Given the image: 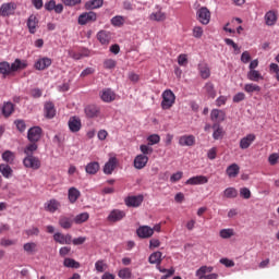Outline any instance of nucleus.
<instances>
[{
    "label": "nucleus",
    "instance_id": "obj_33",
    "mask_svg": "<svg viewBox=\"0 0 279 279\" xmlns=\"http://www.w3.org/2000/svg\"><path fill=\"white\" fill-rule=\"evenodd\" d=\"M13 71H12V64H10V62L8 61H1L0 62V75H2V77H10V75H12Z\"/></svg>",
    "mask_w": 279,
    "mask_h": 279
},
{
    "label": "nucleus",
    "instance_id": "obj_64",
    "mask_svg": "<svg viewBox=\"0 0 279 279\" xmlns=\"http://www.w3.org/2000/svg\"><path fill=\"white\" fill-rule=\"evenodd\" d=\"M269 69H270V71H272V73H276L277 82H279V66H278V63H270Z\"/></svg>",
    "mask_w": 279,
    "mask_h": 279
},
{
    "label": "nucleus",
    "instance_id": "obj_46",
    "mask_svg": "<svg viewBox=\"0 0 279 279\" xmlns=\"http://www.w3.org/2000/svg\"><path fill=\"white\" fill-rule=\"evenodd\" d=\"M223 197H227V199H234L239 197V191L235 187H227L223 191Z\"/></svg>",
    "mask_w": 279,
    "mask_h": 279
},
{
    "label": "nucleus",
    "instance_id": "obj_17",
    "mask_svg": "<svg viewBox=\"0 0 279 279\" xmlns=\"http://www.w3.org/2000/svg\"><path fill=\"white\" fill-rule=\"evenodd\" d=\"M136 234L140 239H151L154 236V229L149 226H140L136 229Z\"/></svg>",
    "mask_w": 279,
    "mask_h": 279
},
{
    "label": "nucleus",
    "instance_id": "obj_47",
    "mask_svg": "<svg viewBox=\"0 0 279 279\" xmlns=\"http://www.w3.org/2000/svg\"><path fill=\"white\" fill-rule=\"evenodd\" d=\"M88 219H90V215L85 211V213H82V214H78L75 216L74 223L80 226L81 223H86V221H88Z\"/></svg>",
    "mask_w": 279,
    "mask_h": 279
},
{
    "label": "nucleus",
    "instance_id": "obj_1",
    "mask_svg": "<svg viewBox=\"0 0 279 279\" xmlns=\"http://www.w3.org/2000/svg\"><path fill=\"white\" fill-rule=\"evenodd\" d=\"M161 99L162 110H171L173 104H175V94H173V90L171 89H166L161 94Z\"/></svg>",
    "mask_w": 279,
    "mask_h": 279
},
{
    "label": "nucleus",
    "instance_id": "obj_57",
    "mask_svg": "<svg viewBox=\"0 0 279 279\" xmlns=\"http://www.w3.org/2000/svg\"><path fill=\"white\" fill-rule=\"evenodd\" d=\"M184 175V172L183 171H178L175 173H173L171 177H170V182L172 184H175V182H180L181 178H183Z\"/></svg>",
    "mask_w": 279,
    "mask_h": 279
},
{
    "label": "nucleus",
    "instance_id": "obj_41",
    "mask_svg": "<svg viewBox=\"0 0 279 279\" xmlns=\"http://www.w3.org/2000/svg\"><path fill=\"white\" fill-rule=\"evenodd\" d=\"M203 88L208 97H210L211 99H215V97H217V90L215 89V84H213V82H207Z\"/></svg>",
    "mask_w": 279,
    "mask_h": 279
},
{
    "label": "nucleus",
    "instance_id": "obj_13",
    "mask_svg": "<svg viewBox=\"0 0 279 279\" xmlns=\"http://www.w3.org/2000/svg\"><path fill=\"white\" fill-rule=\"evenodd\" d=\"M100 99L105 104H112L117 99V93L112 88H105L100 92Z\"/></svg>",
    "mask_w": 279,
    "mask_h": 279
},
{
    "label": "nucleus",
    "instance_id": "obj_44",
    "mask_svg": "<svg viewBox=\"0 0 279 279\" xmlns=\"http://www.w3.org/2000/svg\"><path fill=\"white\" fill-rule=\"evenodd\" d=\"M104 5V0H89L85 3V10H97Z\"/></svg>",
    "mask_w": 279,
    "mask_h": 279
},
{
    "label": "nucleus",
    "instance_id": "obj_3",
    "mask_svg": "<svg viewBox=\"0 0 279 279\" xmlns=\"http://www.w3.org/2000/svg\"><path fill=\"white\" fill-rule=\"evenodd\" d=\"M213 266H202L199 267L196 272L195 276L198 279H218L219 275L216 272H213ZM209 274V275H206Z\"/></svg>",
    "mask_w": 279,
    "mask_h": 279
},
{
    "label": "nucleus",
    "instance_id": "obj_22",
    "mask_svg": "<svg viewBox=\"0 0 279 279\" xmlns=\"http://www.w3.org/2000/svg\"><path fill=\"white\" fill-rule=\"evenodd\" d=\"M1 108V114L4 119H10V116L14 114L15 105L12 101H4Z\"/></svg>",
    "mask_w": 279,
    "mask_h": 279
},
{
    "label": "nucleus",
    "instance_id": "obj_34",
    "mask_svg": "<svg viewBox=\"0 0 279 279\" xmlns=\"http://www.w3.org/2000/svg\"><path fill=\"white\" fill-rule=\"evenodd\" d=\"M213 138L214 141H221V138H223V135L226 134V132H223V128H221L220 123H214L213 124Z\"/></svg>",
    "mask_w": 279,
    "mask_h": 279
},
{
    "label": "nucleus",
    "instance_id": "obj_7",
    "mask_svg": "<svg viewBox=\"0 0 279 279\" xmlns=\"http://www.w3.org/2000/svg\"><path fill=\"white\" fill-rule=\"evenodd\" d=\"M84 112L87 119H97L101 116V107L95 104H90L85 106Z\"/></svg>",
    "mask_w": 279,
    "mask_h": 279
},
{
    "label": "nucleus",
    "instance_id": "obj_9",
    "mask_svg": "<svg viewBox=\"0 0 279 279\" xmlns=\"http://www.w3.org/2000/svg\"><path fill=\"white\" fill-rule=\"evenodd\" d=\"M97 21V13L89 11L78 15V25H88V23H95Z\"/></svg>",
    "mask_w": 279,
    "mask_h": 279
},
{
    "label": "nucleus",
    "instance_id": "obj_35",
    "mask_svg": "<svg viewBox=\"0 0 279 279\" xmlns=\"http://www.w3.org/2000/svg\"><path fill=\"white\" fill-rule=\"evenodd\" d=\"M26 25L28 27L29 34H36V28L38 27V17L32 14L28 16Z\"/></svg>",
    "mask_w": 279,
    "mask_h": 279
},
{
    "label": "nucleus",
    "instance_id": "obj_52",
    "mask_svg": "<svg viewBox=\"0 0 279 279\" xmlns=\"http://www.w3.org/2000/svg\"><path fill=\"white\" fill-rule=\"evenodd\" d=\"M221 239H232L234 236V229H222L219 232Z\"/></svg>",
    "mask_w": 279,
    "mask_h": 279
},
{
    "label": "nucleus",
    "instance_id": "obj_24",
    "mask_svg": "<svg viewBox=\"0 0 279 279\" xmlns=\"http://www.w3.org/2000/svg\"><path fill=\"white\" fill-rule=\"evenodd\" d=\"M210 120L214 121V123H222V121H226V111L221 109H213L210 112Z\"/></svg>",
    "mask_w": 279,
    "mask_h": 279
},
{
    "label": "nucleus",
    "instance_id": "obj_16",
    "mask_svg": "<svg viewBox=\"0 0 279 279\" xmlns=\"http://www.w3.org/2000/svg\"><path fill=\"white\" fill-rule=\"evenodd\" d=\"M156 12H153L149 15V21H156L157 23H162V21H167V13L162 12V7L157 4L155 7Z\"/></svg>",
    "mask_w": 279,
    "mask_h": 279
},
{
    "label": "nucleus",
    "instance_id": "obj_5",
    "mask_svg": "<svg viewBox=\"0 0 279 279\" xmlns=\"http://www.w3.org/2000/svg\"><path fill=\"white\" fill-rule=\"evenodd\" d=\"M52 239L54 243H59V245H71L73 243V235H71V233L57 231L53 233Z\"/></svg>",
    "mask_w": 279,
    "mask_h": 279
},
{
    "label": "nucleus",
    "instance_id": "obj_61",
    "mask_svg": "<svg viewBox=\"0 0 279 279\" xmlns=\"http://www.w3.org/2000/svg\"><path fill=\"white\" fill-rule=\"evenodd\" d=\"M105 69H114L117 66V61L114 59H107L104 61Z\"/></svg>",
    "mask_w": 279,
    "mask_h": 279
},
{
    "label": "nucleus",
    "instance_id": "obj_53",
    "mask_svg": "<svg viewBox=\"0 0 279 279\" xmlns=\"http://www.w3.org/2000/svg\"><path fill=\"white\" fill-rule=\"evenodd\" d=\"M16 243H19L17 240H10V239H5V238L0 240V245L2 247H10L12 245H16Z\"/></svg>",
    "mask_w": 279,
    "mask_h": 279
},
{
    "label": "nucleus",
    "instance_id": "obj_27",
    "mask_svg": "<svg viewBox=\"0 0 279 279\" xmlns=\"http://www.w3.org/2000/svg\"><path fill=\"white\" fill-rule=\"evenodd\" d=\"M180 147H193L195 145V135H182L179 137Z\"/></svg>",
    "mask_w": 279,
    "mask_h": 279
},
{
    "label": "nucleus",
    "instance_id": "obj_60",
    "mask_svg": "<svg viewBox=\"0 0 279 279\" xmlns=\"http://www.w3.org/2000/svg\"><path fill=\"white\" fill-rule=\"evenodd\" d=\"M241 101H245V93L239 92L233 96V104H241Z\"/></svg>",
    "mask_w": 279,
    "mask_h": 279
},
{
    "label": "nucleus",
    "instance_id": "obj_43",
    "mask_svg": "<svg viewBox=\"0 0 279 279\" xmlns=\"http://www.w3.org/2000/svg\"><path fill=\"white\" fill-rule=\"evenodd\" d=\"M63 267H66L68 269H80L81 265L80 262L71 257H66L63 260Z\"/></svg>",
    "mask_w": 279,
    "mask_h": 279
},
{
    "label": "nucleus",
    "instance_id": "obj_51",
    "mask_svg": "<svg viewBox=\"0 0 279 279\" xmlns=\"http://www.w3.org/2000/svg\"><path fill=\"white\" fill-rule=\"evenodd\" d=\"M118 276L121 279H131L132 278V269L122 268V269L119 270Z\"/></svg>",
    "mask_w": 279,
    "mask_h": 279
},
{
    "label": "nucleus",
    "instance_id": "obj_40",
    "mask_svg": "<svg viewBox=\"0 0 279 279\" xmlns=\"http://www.w3.org/2000/svg\"><path fill=\"white\" fill-rule=\"evenodd\" d=\"M241 171V168L236 163H231L227 169L226 173L228 178H236Z\"/></svg>",
    "mask_w": 279,
    "mask_h": 279
},
{
    "label": "nucleus",
    "instance_id": "obj_18",
    "mask_svg": "<svg viewBox=\"0 0 279 279\" xmlns=\"http://www.w3.org/2000/svg\"><path fill=\"white\" fill-rule=\"evenodd\" d=\"M264 20L266 25H268V27H274V25L278 23V11L276 10L267 11L264 15Z\"/></svg>",
    "mask_w": 279,
    "mask_h": 279
},
{
    "label": "nucleus",
    "instance_id": "obj_38",
    "mask_svg": "<svg viewBox=\"0 0 279 279\" xmlns=\"http://www.w3.org/2000/svg\"><path fill=\"white\" fill-rule=\"evenodd\" d=\"M0 173L7 180H10L12 178L14 170H12V167H10L9 163H1L0 165Z\"/></svg>",
    "mask_w": 279,
    "mask_h": 279
},
{
    "label": "nucleus",
    "instance_id": "obj_2",
    "mask_svg": "<svg viewBox=\"0 0 279 279\" xmlns=\"http://www.w3.org/2000/svg\"><path fill=\"white\" fill-rule=\"evenodd\" d=\"M16 8H19L16 2L2 3L0 7V16H2L3 19L14 16L16 14Z\"/></svg>",
    "mask_w": 279,
    "mask_h": 279
},
{
    "label": "nucleus",
    "instance_id": "obj_8",
    "mask_svg": "<svg viewBox=\"0 0 279 279\" xmlns=\"http://www.w3.org/2000/svg\"><path fill=\"white\" fill-rule=\"evenodd\" d=\"M43 138V128L40 126H32L27 131V140L29 143H38Z\"/></svg>",
    "mask_w": 279,
    "mask_h": 279
},
{
    "label": "nucleus",
    "instance_id": "obj_37",
    "mask_svg": "<svg viewBox=\"0 0 279 279\" xmlns=\"http://www.w3.org/2000/svg\"><path fill=\"white\" fill-rule=\"evenodd\" d=\"M11 69L13 73H16V71H23L24 69H27V61L15 59L13 63H11Z\"/></svg>",
    "mask_w": 279,
    "mask_h": 279
},
{
    "label": "nucleus",
    "instance_id": "obj_42",
    "mask_svg": "<svg viewBox=\"0 0 279 279\" xmlns=\"http://www.w3.org/2000/svg\"><path fill=\"white\" fill-rule=\"evenodd\" d=\"M16 159V155L12 150H5L2 153V160L7 162V165H14V160Z\"/></svg>",
    "mask_w": 279,
    "mask_h": 279
},
{
    "label": "nucleus",
    "instance_id": "obj_55",
    "mask_svg": "<svg viewBox=\"0 0 279 279\" xmlns=\"http://www.w3.org/2000/svg\"><path fill=\"white\" fill-rule=\"evenodd\" d=\"M178 64L179 66H186V64H189V57L185 53L179 54Z\"/></svg>",
    "mask_w": 279,
    "mask_h": 279
},
{
    "label": "nucleus",
    "instance_id": "obj_29",
    "mask_svg": "<svg viewBox=\"0 0 279 279\" xmlns=\"http://www.w3.org/2000/svg\"><path fill=\"white\" fill-rule=\"evenodd\" d=\"M197 71L202 80H208V77H210V66H208V63L206 62L198 63Z\"/></svg>",
    "mask_w": 279,
    "mask_h": 279
},
{
    "label": "nucleus",
    "instance_id": "obj_4",
    "mask_svg": "<svg viewBox=\"0 0 279 279\" xmlns=\"http://www.w3.org/2000/svg\"><path fill=\"white\" fill-rule=\"evenodd\" d=\"M23 165L25 169H33V171H38V169L43 167V162L40 161V158L34 155L24 157Z\"/></svg>",
    "mask_w": 279,
    "mask_h": 279
},
{
    "label": "nucleus",
    "instance_id": "obj_56",
    "mask_svg": "<svg viewBox=\"0 0 279 279\" xmlns=\"http://www.w3.org/2000/svg\"><path fill=\"white\" fill-rule=\"evenodd\" d=\"M148 145H158L160 143V135L151 134L147 137Z\"/></svg>",
    "mask_w": 279,
    "mask_h": 279
},
{
    "label": "nucleus",
    "instance_id": "obj_45",
    "mask_svg": "<svg viewBox=\"0 0 279 279\" xmlns=\"http://www.w3.org/2000/svg\"><path fill=\"white\" fill-rule=\"evenodd\" d=\"M34 151H38V144L36 142H31L24 147L25 156H34Z\"/></svg>",
    "mask_w": 279,
    "mask_h": 279
},
{
    "label": "nucleus",
    "instance_id": "obj_15",
    "mask_svg": "<svg viewBox=\"0 0 279 279\" xmlns=\"http://www.w3.org/2000/svg\"><path fill=\"white\" fill-rule=\"evenodd\" d=\"M118 165H119V159H117V157H110L104 166V174L112 175V172L114 171V169H117Z\"/></svg>",
    "mask_w": 279,
    "mask_h": 279
},
{
    "label": "nucleus",
    "instance_id": "obj_19",
    "mask_svg": "<svg viewBox=\"0 0 279 279\" xmlns=\"http://www.w3.org/2000/svg\"><path fill=\"white\" fill-rule=\"evenodd\" d=\"M187 186H197L202 184H208V177L206 175H195L185 181Z\"/></svg>",
    "mask_w": 279,
    "mask_h": 279
},
{
    "label": "nucleus",
    "instance_id": "obj_31",
    "mask_svg": "<svg viewBox=\"0 0 279 279\" xmlns=\"http://www.w3.org/2000/svg\"><path fill=\"white\" fill-rule=\"evenodd\" d=\"M73 218L68 216H60L59 217V226L62 228V230H71L73 228Z\"/></svg>",
    "mask_w": 279,
    "mask_h": 279
},
{
    "label": "nucleus",
    "instance_id": "obj_26",
    "mask_svg": "<svg viewBox=\"0 0 279 279\" xmlns=\"http://www.w3.org/2000/svg\"><path fill=\"white\" fill-rule=\"evenodd\" d=\"M44 114L46 119H53L56 117V105L51 101H46L44 105Z\"/></svg>",
    "mask_w": 279,
    "mask_h": 279
},
{
    "label": "nucleus",
    "instance_id": "obj_20",
    "mask_svg": "<svg viewBox=\"0 0 279 279\" xmlns=\"http://www.w3.org/2000/svg\"><path fill=\"white\" fill-rule=\"evenodd\" d=\"M60 206H62L60 204V201L52 198L44 204V209L46 210V213H50L51 215H53V213L60 210Z\"/></svg>",
    "mask_w": 279,
    "mask_h": 279
},
{
    "label": "nucleus",
    "instance_id": "obj_10",
    "mask_svg": "<svg viewBox=\"0 0 279 279\" xmlns=\"http://www.w3.org/2000/svg\"><path fill=\"white\" fill-rule=\"evenodd\" d=\"M197 21L202 23V25H208L210 23V11L206 7H202L196 12Z\"/></svg>",
    "mask_w": 279,
    "mask_h": 279
},
{
    "label": "nucleus",
    "instance_id": "obj_14",
    "mask_svg": "<svg viewBox=\"0 0 279 279\" xmlns=\"http://www.w3.org/2000/svg\"><path fill=\"white\" fill-rule=\"evenodd\" d=\"M44 8L45 10H47V12L54 11L56 14H62V12H64V5L62 3L56 4V0H50L46 2Z\"/></svg>",
    "mask_w": 279,
    "mask_h": 279
},
{
    "label": "nucleus",
    "instance_id": "obj_49",
    "mask_svg": "<svg viewBox=\"0 0 279 279\" xmlns=\"http://www.w3.org/2000/svg\"><path fill=\"white\" fill-rule=\"evenodd\" d=\"M124 23L125 17H123L122 15H116L111 19V25H113V27H122Z\"/></svg>",
    "mask_w": 279,
    "mask_h": 279
},
{
    "label": "nucleus",
    "instance_id": "obj_23",
    "mask_svg": "<svg viewBox=\"0 0 279 279\" xmlns=\"http://www.w3.org/2000/svg\"><path fill=\"white\" fill-rule=\"evenodd\" d=\"M256 141V134L250 133L240 140V149H250L252 143Z\"/></svg>",
    "mask_w": 279,
    "mask_h": 279
},
{
    "label": "nucleus",
    "instance_id": "obj_25",
    "mask_svg": "<svg viewBox=\"0 0 279 279\" xmlns=\"http://www.w3.org/2000/svg\"><path fill=\"white\" fill-rule=\"evenodd\" d=\"M147 162H149V157H147L146 155H137L134 158L133 166L135 169L141 170L147 167Z\"/></svg>",
    "mask_w": 279,
    "mask_h": 279
},
{
    "label": "nucleus",
    "instance_id": "obj_36",
    "mask_svg": "<svg viewBox=\"0 0 279 279\" xmlns=\"http://www.w3.org/2000/svg\"><path fill=\"white\" fill-rule=\"evenodd\" d=\"M148 263L150 265H156V267L160 266V263H162V252L157 251L149 255Z\"/></svg>",
    "mask_w": 279,
    "mask_h": 279
},
{
    "label": "nucleus",
    "instance_id": "obj_12",
    "mask_svg": "<svg viewBox=\"0 0 279 279\" xmlns=\"http://www.w3.org/2000/svg\"><path fill=\"white\" fill-rule=\"evenodd\" d=\"M144 199H145V197L143 196V194H140L136 196H129L124 199V204L129 208H138V206H141V204H143Z\"/></svg>",
    "mask_w": 279,
    "mask_h": 279
},
{
    "label": "nucleus",
    "instance_id": "obj_59",
    "mask_svg": "<svg viewBox=\"0 0 279 279\" xmlns=\"http://www.w3.org/2000/svg\"><path fill=\"white\" fill-rule=\"evenodd\" d=\"M192 34L194 38H202V36H204V28H202V26H195Z\"/></svg>",
    "mask_w": 279,
    "mask_h": 279
},
{
    "label": "nucleus",
    "instance_id": "obj_39",
    "mask_svg": "<svg viewBox=\"0 0 279 279\" xmlns=\"http://www.w3.org/2000/svg\"><path fill=\"white\" fill-rule=\"evenodd\" d=\"M246 77L250 82H260L264 80L263 74L257 70H248Z\"/></svg>",
    "mask_w": 279,
    "mask_h": 279
},
{
    "label": "nucleus",
    "instance_id": "obj_30",
    "mask_svg": "<svg viewBox=\"0 0 279 279\" xmlns=\"http://www.w3.org/2000/svg\"><path fill=\"white\" fill-rule=\"evenodd\" d=\"M97 40L100 45H110V40H112V34L108 31H99L97 33Z\"/></svg>",
    "mask_w": 279,
    "mask_h": 279
},
{
    "label": "nucleus",
    "instance_id": "obj_63",
    "mask_svg": "<svg viewBox=\"0 0 279 279\" xmlns=\"http://www.w3.org/2000/svg\"><path fill=\"white\" fill-rule=\"evenodd\" d=\"M207 158H208V160H215L217 158V147H211L207 151Z\"/></svg>",
    "mask_w": 279,
    "mask_h": 279
},
{
    "label": "nucleus",
    "instance_id": "obj_58",
    "mask_svg": "<svg viewBox=\"0 0 279 279\" xmlns=\"http://www.w3.org/2000/svg\"><path fill=\"white\" fill-rule=\"evenodd\" d=\"M240 197L243 199H250L252 197V192L247 187L240 189Z\"/></svg>",
    "mask_w": 279,
    "mask_h": 279
},
{
    "label": "nucleus",
    "instance_id": "obj_62",
    "mask_svg": "<svg viewBox=\"0 0 279 279\" xmlns=\"http://www.w3.org/2000/svg\"><path fill=\"white\" fill-rule=\"evenodd\" d=\"M278 160H279V154L278 153H274V154L269 155V157H268V162L271 166L278 165Z\"/></svg>",
    "mask_w": 279,
    "mask_h": 279
},
{
    "label": "nucleus",
    "instance_id": "obj_50",
    "mask_svg": "<svg viewBox=\"0 0 279 279\" xmlns=\"http://www.w3.org/2000/svg\"><path fill=\"white\" fill-rule=\"evenodd\" d=\"M36 247H38V245L35 242H28L23 245L24 252L28 254H36Z\"/></svg>",
    "mask_w": 279,
    "mask_h": 279
},
{
    "label": "nucleus",
    "instance_id": "obj_32",
    "mask_svg": "<svg viewBox=\"0 0 279 279\" xmlns=\"http://www.w3.org/2000/svg\"><path fill=\"white\" fill-rule=\"evenodd\" d=\"M80 197H82V192H80L77 187L72 186L68 190V199L70 204H75V202H77Z\"/></svg>",
    "mask_w": 279,
    "mask_h": 279
},
{
    "label": "nucleus",
    "instance_id": "obj_54",
    "mask_svg": "<svg viewBox=\"0 0 279 279\" xmlns=\"http://www.w3.org/2000/svg\"><path fill=\"white\" fill-rule=\"evenodd\" d=\"M140 150L142 151L141 156H149L150 154H154V148L145 144L140 146Z\"/></svg>",
    "mask_w": 279,
    "mask_h": 279
},
{
    "label": "nucleus",
    "instance_id": "obj_6",
    "mask_svg": "<svg viewBox=\"0 0 279 279\" xmlns=\"http://www.w3.org/2000/svg\"><path fill=\"white\" fill-rule=\"evenodd\" d=\"M124 217H126L125 210L112 209L107 216V221L108 223H119V221H123Z\"/></svg>",
    "mask_w": 279,
    "mask_h": 279
},
{
    "label": "nucleus",
    "instance_id": "obj_28",
    "mask_svg": "<svg viewBox=\"0 0 279 279\" xmlns=\"http://www.w3.org/2000/svg\"><path fill=\"white\" fill-rule=\"evenodd\" d=\"M99 169H101L99 161H90L85 166V173H87V175H97Z\"/></svg>",
    "mask_w": 279,
    "mask_h": 279
},
{
    "label": "nucleus",
    "instance_id": "obj_11",
    "mask_svg": "<svg viewBox=\"0 0 279 279\" xmlns=\"http://www.w3.org/2000/svg\"><path fill=\"white\" fill-rule=\"evenodd\" d=\"M68 128L72 134H77L82 130V119L77 116H73L68 121Z\"/></svg>",
    "mask_w": 279,
    "mask_h": 279
},
{
    "label": "nucleus",
    "instance_id": "obj_48",
    "mask_svg": "<svg viewBox=\"0 0 279 279\" xmlns=\"http://www.w3.org/2000/svg\"><path fill=\"white\" fill-rule=\"evenodd\" d=\"M244 92L248 95H252V93H260V87L254 83H246L244 85Z\"/></svg>",
    "mask_w": 279,
    "mask_h": 279
},
{
    "label": "nucleus",
    "instance_id": "obj_21",
    "mask_svg": "<svg viewBox=\"0 0 279 279\" xmlns=\"http://www.w3.org/2000/svg\"><path fill=\"white\" fill-rule=\"evenodd\" d=\"M51 64H53V61L51 60V58L43 57L35 62L34 66L36 71H45V69H49Z\"/></svg>",
    "mask_w": 279,
    "mask_h": 279
}]
</instances>
